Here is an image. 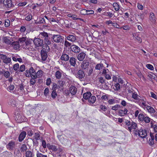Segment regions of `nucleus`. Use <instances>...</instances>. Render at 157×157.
I'll return each instance as SVG.
<instances>
[{
  "label": "nucleus",
  "instance_id": "f257e3e1",
  "mask_svg": "<svg viewBox=\"0 0 157 157\" xmlns=\"http://www.w3.org/2000/svg\"><path fill=\"white\" fill-rule=\"evenodd\" d=\"M52 38L55 42L57 43H61L63 42L64 40V37L59 34L53 35Z\"/></svg>",
  "mask_w": 157,
  "mask_h": 157
},
{
  "label": "nucleus",
  "instance_id": "f03ea898",
  "mask_svg": "<svg viewBox=\"0 0 157 157\" xmlns=\"http://www.w3.org/2000/svg\"><path fill=\"white\" fill-rule=\"evenodd\" d=\"M136 132H137L138 135L142 138H146L147 135V131L144 128H141L138 131L136 130Z\"/></svg>",
  "mask_w": 157,
  "mask_h": 157
},
{
  "label": "nucleus",
  "instance_id": "7ed1b4c3",
  "mask_svg": "<svg viewBox=\"0 0 157 157\" xmlns=\"http://www.w3.org/2000/svg\"><path fill=\"white\" fill-rule=\"evenodd\" d=\"M33 42L36 47L42 46L43 43V40L39 38H35Z\"/></svg>",
  "mask_w": 157,
  "mask_h": 157
},
{
  "label": "nucleus",
  "instance_id": "20e7f679",
  "mask_svg": "<svg viewBox=\"0 0 157 157\" xmlns=\"http://www.w3.org/2000/svg\"><path fill=\"white\" fill-rule=\"evenodd\" d=\"M3 4L6 7L10 8L12 6L11 0H0V4Z\"/></svg>",
  "mask_w": 157,
  "mask_h": 157
},
{
  "label": "nucleus",
  "instance_id": "39448f33",
  "mask_svg": "<svg viewBox=\"0 0 157 157\" xmlns=\"http://www.w3.org/2000/svg\"><path fill=\"white\" fill-rule=\"evenodd\" d=\"M0 59L3 60V62L6 64L10 63L11 62V59L9 57H7V56L3 54H0Z\"/></svg>",
  "mask_w": 157,
  "mask_h": 157
},
{
  "label": "nucleus",
  "instance_id": "423d86ee",
  "mask_svg": "<svg viewBox=\"0 0 157 157\" xmlns=\"http://www.w3.org/2000/svg\"><path fill=\"white\" fill-rule=\"evenodd\" d=\"M89 65V63L86 60H84L81 65V67L83 70H87Z\"/></svg>",
  "mask_w": 157,
  "mask_h": 157
},
{
  "label": "nucleus",
  "instance_id": "0eeeda50",
  "mask_svg": "<svg viewBox=\"0 0 157 157\" xmlns=\"http://www.w3.org/2000/svg\"><path fill=\"white\" fill-rule=\"evenodd\" d=\"M47 147L50 149L54 151H61L62 149L60 148L59 147H58L55 145H47Z\"/></svg>",
  "mask_w": 157,
  "mask_h": 157
},
{
  "label": "nucleus",
  "instance_id": "6e6552de",
  "mask_svg": "<svg viewBox=\"0 0 157 157\" xmlns=\"http://www.w3.org/2000/svg\"><path fill=\"white\" fill-rule=\"evenodd\" d=\"M71 50L74 52L75 53H78L80 51V48L77 46L73 44L70 47Z\"/></svg>",
  "mask_w": 157,
  "mask_h": 157
},
{
  "label": "nucleus",
  "instance_id": "1a4fd4ad",
  "mask_svg": "<svg viewBox=\"0 0 157 157\" xmlns=\"http://www.w3.org/2000/svg\"><path fill=\"white\" fill-rule=\"evenodd\" d=\"M71 95L72 96L75 95L77 92V89L75 86L71 85L69 88Z\"/></svg>",
  "mask_w": 157,
  "mask_h": 157
},
{
  "label": "nucleus",
  "instance_id": "9d476101",
  "mask_svg": "<svg viewBox=\"0 0 157 157\" xmlns=\"http://www.w3.org/2000/svg\"><path fill=\"white\" fill-rule=\"evenodd\" d=\"M11 38L8 36H4L2 38L3 42L7 44H11L12 42L11 41Z\"/></svg>",
  "mask_w": 157,
  "mask_h": 157
},
{
  "label": "nucleus",
  "instance_id": "9b49d317",
  "mask_svg": "<svg viewBox=\"0 0 157 157\" xmlns=\"http://www.w3.org/2000/svg\"><path fill=\"white\" fill-rule=\"evenodd\" d=\"M76 36L74 34L69 35L67 37V39L72 42H75L76 40Z\"/></svg>",
  "mask_w": 157,
  "mask_h": 157
},
{
  "label": "nucleus",
  "instance_id": "f8f14e48",
  "mask_svg": "<svg viewBox=\"0 0 157 157\" xmlns=\"http://www.w3.org/2000/svg\"><path fill=\"white\" fill-rule=\"evenodd\" d=\"M15 146V143L14 141H11L6 145L7 148L10 150H13Z\"/></svg>",
  "mask_w": 157,
  "mask_h": 157
},
{
  "label": "nucleus",
  "instance_id": "ddd939ff",
  "mask_svg": "<svg viewBox=\"0 0 157 157\" xmlns=\"http://www.w3.org/2000/svg\"><path fill=\"white\" fill-rule=\"evenodd\" d=\"M137 124L134 122L132 121L131 123L130 128H129V131L131 132L132 130H137Z\"/></svg>",
  "mask_w": 157,
  "mask_h": 157
},
{
  "label": "nucleus",
  "instance_id": "4468645a",
  "mask_svg": "<svg viewBox=\"0 0 157 157\" xmlns=\"http://www.w3.org/2000/svg\"><path fill=\"white\" fill-rule=\"evenodd\" d=\"M85 76L84 71L82 70H79L78 72L76 77L78 78L79 79H82Z\"/></svg>",
  "mask_w": 157,
  "mask_h": 157
},
{
  "label": "nucleus",
  "instance_id": "2eb2a0df",
  "mask_svg": "<svg viewBox=\"0 0 157 157\" xmlns=\"http://www.w3.org/2000/svg\"><path fill=\"white\" fill-rule=\"evenodd\" d=\"M69 59V55L63 52L61 57V59L63 61H68Z\"/></svg>",
  "mask_w": 157,
  "mask_h": 157
},
{
  "label": "nucleus",
  "instance_id": "dca6fc26",
  "mask_svg": "<svg viewBox=\"0 0 157 157\" xmlns=\"http://www.w3.org/2000/svg\"><path fill=\"white\" fill-rule=\"evenodd\" d=\"M86 54L85 53L82 52L79 53L77 56V59L80 61H82L85 58Z\"/></svg>",
  "mask_w": 157,
  "mask_h": 157
},
{
  "label": "nucleus",
  "instance_id": "f3484780",
  "mask_svg": "<svg viewBox=\"0 0 157 157\" xmlns=\"http://www.w3.org/2000/svg\"><path fill=\"white\" fill-rule=\"evenodd\" d=\"M22 116L21 114H20L19 113H17V114L16 115V117L15 118V120L17 121V122L18 123H20L22 121Z\"/></svg>",
  "mask_w": 157,
  "mask_h": 157
},
{
  "label": "nucleus",
  "instance_id": "a211bd4d",
  "mask_svg": "<svg viewBox=\"0 0 157 157\" xmlns=\"http://www.w3.org/2000/svg\"><path fill=\"white\" fill-rule=\"evenodd\" d=\"M42 49L41 51L48 53L50 51V48L48 45L44 44L42 46Z\"/></svg>",
  "mask_w": 157,
  "mask_h": 157
},
{
  "label": "nucleus",
  "instance_id": "6ab92c4d",
  "mask_svg": "<svg viewBox=\"0 0 157 157\" xmlns=\"http://www.w3.org/2000/svg\"><path fill=\"white\" fill-rule=\"evenodd\" d=\"M26 132L25 131L22 132L20 134L19 137V141H22L25 137Z\"/></svg>",
  "mask_w": 157,
  "mask_h": 157
},
{
  "label": "nucleus",
  "instance_id": "aec40b11",
  "mask_svg": "<svg viewBox=\"0 0 157 157\" xmlns=\"http://www.w3.org/2000/svg\"><path fill=\"white\" fill-rule=\"evenodd\" d=\"M128 110L124 108V109H121L119 111V115L121 116H124V115L127 114Z\"/></svg>",
  "mask_w": 157,
  "mask_h": 157
},
{
  "label": "nucleus",
  "instance_id": "412c9836",
  "mask_svg": "<svg viewBox=\"0 0 157 157\" xmlns=\"http://www.w3.org/2000/svg\"><path fill=\"white\" fill-rule=\"evenodd\" d=\"M48 53L42 51L41 52V59L43 61H45L47 59L48 56Z\"/></svg>",
  "mask_w": 157,
  "mask_h": 157
},
{
  "label": "nucleus",
  "instance_id": "4be33fe9",
  "mask_svg": "<svg viewBox=\"0 0 157 157\" xmlns=\"http://www.w3.org/2000/svg\"><path fill=\"white\" fill-rule=\"evenodd\" d=\"M150 136L151 137V139H149V140L148 143L149 144L151 145L152 146L154 144V133L151 132L150 133Z\"/></svg>",
  "mask_w": 157,
  "mask_h": 157
},
{
  "label": "nucleus",
  "instance_id": "5701e85b",
  "mask_svg": "<svg viewBox=\"0 0 157 157\" xmlns=\"http://www.w3.org/2000/svg\"><path fill=\"white\" fill-rule=\"evenodd\" d=\"M33 76L34 78H39L41 77L43 75V71L41 70H39L34 75H33Z\"/></svg>",
  "mask_w": 157,
  "mask_h": 157
},
{
  "label": "nucleus",
  "instance_id": "b1692460",
  "mask_svg": "<svg viewBox=\"0 0 157 157\" xmlns=\"http://www.w3.org/2000/svg\"><path fill=\"white\" fill-rule=\"evenodd\" d=\"M76 59L75 58L71 57L69 60L70 65L73 66H75L76 64Z\"/></svg>",
  "mask_w": 157,
  "mask_h": 157
},
{
  "label": "nucleus",
  "instance_id": "393cba45",
  "mask_svg": "<svg viewBox=\"0 0 157 157\" xmlns=\"http://www.w3.org/2000/svg\"><path fill=\"white\" fill-rule=\"evenodd\" d=\"M62 72L61 70L57 71H56L55 74V76L57 79H59L61 78Z\"/></svg>",
  "mask_w": 157,
  "mask_h": 157
},
{
  "label": "nucleus",
  "instance_id": "a878e982",
  "mask_svg": "<svg viewBox=\"0 0 157 157\" xmlns=\"http://www.w3.org/2000/svg\"><path fill=\"white\" fill-rule=\"evenodd\" d=\"M91 96V94L90 92H87L83 94V98L85 99H88Z\"/></svg>",
  "mask_w": 157,
  "mask_h": 157
},
{
  "label": "nucleus",
  "instance_id": "bb28decb",
  "mask_svg": "<svg viewBox=\"0 0 157 157\" xmlns=\"http://www.w3.org/2000/svg\"><path fill=\"white\" fill-rule=\"evenodd\" d=\"M44 44L48 45H51L52 43L50 39L49 36L44 40Z\"/></svg>",
  "mask_w": 157,
  "mask_h": 157
},
{
  "label": "nucleus",
  "instance_id": "cd10ccee",
  "mask_svg": "<svg viewBox=\"0 0 157 157\" xmlns=\"http://www.w3.org/2000/svg\"><path fill=\"white\" fill-rule=\"evenodd\" d=\"M12 45L13 48L15 49H17L20 48V45L19 43L17 42H14L11 44Z\"/></svg>",
  "mask_w": 157,
  "mask_h": 157
},
{
  "label": "nucleus",
  "instance_id": "c85d7f7f",
  "mask_svg": "<svg viewBox=\"0 0 157 157\" xmlns=\"http://www.w3.org/2000/svg\"><path fill=\"white\" fill-rule=\"evenodd\" d=\"M96 100V97L94 96H91L88 99V101L89 103L91 104H93L94 103Z\"/></svg>",
  "mask_w": 157,
  "mask_h": 157
},
{
  "label": "nucleus",
  "instance_id": "c756f323",
  "mask_svg": "<svg viewBox=\"0 0 157 157\" xmlns=\"http://www.w3.org/2000/svg\"><path fill=\"white\" fill-rule=\"evenodd\" d=\"M150 21L152 22H155L156 20V18L155 15L153 13H150Z\"/></svg>",
  "mask_w": 157,
  "mask_h": 157
},
{
  "label": "nucleus",
  "instance_id": "7c9ffc66",
  "mask_svg": "<svg viewBox=\"0 0 157 157\" xmlns=\"http://www.w3.org/2000/svg\"><path fill=\"white\" fill-rule=\"evenodd\" d=\"M40 37L44 39V40L48 36V33L44 32H42L40 33L39 35Z\"/></svg>",
  "mask_w": 157,
  "mask_h": 157
},
{
  "label": "nucleus",
  "instance_id": "2f4dec72",
  "mask_svg": "<svg viewBox=\"0 0 157 157\" xmlns=\"http://www.w3.org/2000/svg\"><path fill=\"white\" fill-rule=\"evenodd\" d=\"M146 109L149 113H154L155 112L154 109L151 106H147Z\"/></svg>",
  "mask_w": 157,
  "mask_h": 157
},
{
  "label": "nucleus",
  "instance_id": "473e14b6",
  "mask_svg": "<svg viewBox=\"0 0 157 157\" xmlns=\"http://www.w3.org/2000/svg\"><path fill=\"white\" fill-rule=\"evenodd\" d=\"M27 147L25 144H22L20 148V150L22 153H24L27 150Z\"/></svg>",
  "mask_w": 157,
  "mask_h": 157
},
{
  "label": "nucleus",
  "instance_id": "72a5a7b5",
  "mask_svg": "<svg viewBox=\"0 0 157 157\" xmlns=\"http://www.w3.org/2000/svg\"><path fill=\"white\" fill-rule=\"evenodd\" d=\"M58 138L60 141L63 144L65 143V141L66 140L64 139L63 135H59L58 136Z\"/></svg>",
  "mask_w": 157,
  "mask_h": 157
},
{
  "label": "nucleus",
  "instance_id": "f704fd0d",
  "mask_svg": "<svg viewBox=\"0 0 157 157\" xmlns=\"http://www.w3.org/2000/svg\"><path fill=\"white\" fill-rule=\"evenodd\" d=\"M131 122L130 121L128 120H126L125 122L126 128L128 130L129 128H130Z\"/></svg>",
  "mask_w": 157,
  "mask_h": 157
},
{
  "label": "nucleus",
  "instance_id": "c9c22d12",
  "mask_svg": "<svg viewBox=\"0 0 157 157\" xmlns=\"http://www.w3.org/2000/svg\"><path fill=\"white\" fill-rule=\"evenodd\" d=\"M2 73L3 74L6 78H8L10 76V73L9 71H2Z\"/></svg>",
  "mask_w": 157,
  "mask_h": 157
},
{
  "label": "nucleus",
  "instance_id": "e433bc0d",
  "mask_svg": "<svg viewBox=\"0 0 157 157\" xmlns=\"http://www.w3.org/2000/svg\"><path fill=\"white\" fill-rule=\"evenodd\" d=\"M132 97L134 99L139 100V101H140L138 95L136 93L134 92L132 93Z\"/></svg>",
  "mask_w": 157,
  "mask_h": 157
},
{
  "label": "nucleus",
  "instance_id": "4c0bfd02",
  "mask_svg": "<svg viewBox=\"0 0 157 157\" xmlns=\"http://www.w3.org/2000/svg\"><path fill=\"white\" fill-rule=\"evenodd\" d=\"M31 77L32 78L30 79V84L32 85H34L36 83V78H34L33 75L31 76Z\"/></svg>",
  "mask_w": 157,
  "mask_h": 157
},
{
  "label": "nucleus",
  "instance_id": "58836bf2",
  "mask_svg": "<svg viewBox=\"0 0 157 157\" xmlns=\"http://www.w3.org/2000/svg\"><path fill=\"white\" fill-rule=\"evenodd\" d=\"M29 73L30 74L31 76L33 75H34L36 74V72L33 67H31L29 70Z\"/></svg>",
  "mask_w": 157,
  "mask_h": 157
},
{
  "label": "nucleus",
  "instance_id": "ea45409f",
  "mask_svg": "<svg viewBox=\"0 0 157 157\" xmlns=\"http://www.w3.org/2000/svg\"><path fill=\"white\" fill-rule=\"evenodd\" d=\"M113 6L116 11H118L120 9V7L119 5L117 3L114 2L113 3Z\"/></svg>",
  "mask_w": 157,
  "mask_h": 157
},
{
  "label": "nucleus",
  "instance_id": "a19ab883",
  "mask_svg": "<svg viewBox=\"0 0 157 157\" xmlns=\"http://www.w3.org/2000/svg\"><path fill=\"white\" fill-rule=\"evenodd\" d=\"M59 85L58 87L59 88H60L61 87L63 86V85H64L65 82L64 81H63L62 80H60L58 81Z\"/></svg>",
  "mask_w": 157,
  "mask_h": 157
},
{
  "label": "nucleus",
  "instance_id": "79ce46f5",
  "mask_svg": "<svg viewBox=\"0 0 157 157\" xmlns=\"http://www.w3.org/2000/svg\"><path fill=\"white\" fill-rule=\"evenodd\" d=\"M120 108V105H115L113 106L111 108V109L115 111L118 110L119 108Z\"/></svg>",
  "mask_w": 157,
  "mask_h": 157
},
{
  "label": "nucleus",
  "instance_id": "37998d69",
  "mask_svg": "<svg viewBox=\"0 0 157 157\" xmlns=\"http://www.w3.org/2000/svg\"><path fill=\"white\" fill-rule=\"evenodd\" d=\"M133 36H135V37L136 38V39L140 43L141 42H142V39L140 37V36L138 34H135L134 36V34H133Z\"/></svg>",
  "mask_w": 157,
  "mask_h": 157
},
{
  "label": "nucleus",
  "instance_id": "c03bdc74",
  "mask_svg": "<svg viewBox=\"0 0 157 157\" xmlns=\"http://www.w3.org/2000/svg\"><path fill=\"white\" fill-rule=\"evenodd\" d=\"M36 156L37 157H47L46 155H43L42 153L39 152V151H37Z\"/></svg>",
  "mask_w": 157,
  "mask_h": 157
},
{
  "label": "nucleus",
  "instance_id": "a18cd8bd",
  "mask_svg": "<svg viewBox=\"0 0 157 157\" xmlns=\"http://www.w3.org/2000/svg\"><path fill=\"white\" fill-rule=\"evenodd\" d=\"M32 153L29 151H27L25 153V156L26 157H33Z\"/></svg>",
  "mask_w": 157,
  "mask_h": 157
},
{
  "label": "nucleus",
  "instance_id": "49530a36",
  "mask_svg": "<svg viewBox=\"0 0 157 157\" xmlns=\"http://www.w3.org/2000/svg\"><path fill=\"white\" fill-rule=\"evenodd\" d=\"M26 37H23L21 38H19V43L22 44V43L25 42L26 40Z\"/></svg>",
  "mask_w": 157,
  "mask_h": 157
},
{
  "label": "nucleus",
  "instance_id": "de8ad7c7",
  "mask_svg": "<svg viewBox=\"0 0 157 157\" xmlns=\"http://www.w3.org/2000/svg\"><path fill=\"white\" fill-rule=\"evenodd\" d=\"M144 114H140L138 115V118L140 121H143L144 120Z\"/></svg>",
  "mask_w": 157,
  "mask_h": 157
},
{
  "label": "nucleus",
  "instance_id": "09e8293b",
  "mask_svg": "<svg viewBox=\"0 0 157 157\" xmlns=\"http://www.w3.org/2000/svg\"><path fill=\"white\" fill-rule=\"evenodd\" d=\"M14 157H21V155L19 150L14 153Z\"/></svg>",
  "mask_w": 157,
  "mask_h": 157
},
{
  "label": "nucleus",
  "instance_id": "8fccbe9b",
  "mask_svg": "<svg viewBox=\"0 0 157 157\" xmlns=\"http://www.w3.org/2000/svg\"><path fill=\"white\" fill-rule=\"evenodd\" d=\"M103 67V65L102 64H97L95 67L96 69L100 70L102 69V67Z\"/></svg>",
  "mask_w": 157,
  "mask_h": 157
},
{
  "label": "nucleus",
  "instance_id": "3c124183",
  "mask_svg": "<svg viewBox=\"0 0 157 157\" xmlns=\"http://www.w3.org/2000/svg\"><path fill=\"white\" fill-rule=\"evenodd\" d=\"M71 44L66 40H65L64 41V46L66 48H68L71 46Z\"/></svg>",
  "mask_w": 157,
  "mask_h": 157
},
{
  "label": "nucleus",
  "instance_id": "603ef678",
  "mask_svg": "<svg viewBox=\"0 0 157 157\" xmlns=\"http://www.w3.org/2000/svg\"><path fill=\"white\" fill-rule=\"evenodd\" d=\"M58 87H59L58 86L57 84L56 83H53L52 87V90L56 91V90L58 88Z\"/></svg>",
  "mask_w": 157,
  "mask_h": 157
},
{
  "label": "nucleus",
  "instance_id": "864d4df0",
  "mask_svg": "<svg viewBox=\"0 0 157 157\" xmlns=\"http://www.w3.org/2000/svg\"><path fill=\"white\" fill-rule=\"evenodd\" d=\"M108 102L109 104L112 105L115 103V100L114 99H108Z\"/></svg>",
  "mask_w": 157,
  "mask_h": 157
},
{
  "label": "nucleus",
  "instance_id": "5fc2aeb1",
  "mask_svg": "<svg viewBox=\"0 0 157 157\" xmlns=\"http://www.w3.org/2000/svg\"><path fill=\"white\" fill-rule=\"evenodd\" d=\"M72 18L73 20L79 19L81 21H83V20L82 19L78 18L76 14L72 15Z\"/></svg>",
  "mask_w": 157,
  "mask_h": 157
},
{
  "label": "nucleus",
  "instance_id": "6e6d98bb",
  "mask_svg": "<svg viewBox=\"0 0 157 157\" xmlns=\"http://www.w3.org/2000/svg\"><path fill=\"white\" fill-rule=\"evenodd\" d=\"M13 69L15 71H17L19 67V64L17 63L13 65Z\"/></svg>",
  "mask_w": 157,
  "mask_h": 157
},
{
  "label": "nucleus",
  "instance_id": "4d7b16f0",
  "mask_svg": "<svg viewBox=\"0 0 157 157\" xmlns=\"http://www.w3.org/2000/svg\"><path fill=\"white\" fill-rule=\"evenodd\" d=\"M87 10L85 9L81 10L80 11V13L82 15H86Z\"/></svg>",
  "mask_w": 157,
  "mask_h": 157
},
{
  "label": "nucleus",
  "instance_id": "13d9d810",
  "mask_svg": "<svg viewBox=\"0 0 157 157\" xmlns=\"http://www.w3.org/2000/svg\"><path fill=\"white\" fill-rule=\"evenodd\" d=\"M19 68V71L20 72L24 71L25 69V66L24 65H22L20 66Z\"/></svg>",
  "mask_w": 157,
  "mask_h": 157
},
{
  "label": "nucleus",
  "instance_id": "bf43d9fd",
  "mask_svg": "<svg viewBox=\"0 0 157 157\" xmlns=\"http://www.w3.org/2000/svg\"><path fill=\"white\" fill-rule=\"evenodd\" d=\"M32 18V16L31 14H29L25 18V19L26 21H29L31 20Z\"/></svg>",
  "mask_w": 157,
  "mask_h": 157
},
{
  "label": "nucleus",
  "instance_id": "052dcab7",
  "mask_svg": "<svg viewBox=\"0 0 157 157\" xmlns=\"http://www.w3.org/2000/svg\"><path fill=\"white\" fill-rule=\"evenodd\" d=\"M146 123H148L151 121V119L148 117H144V120Z\"/></svg>",
  "mask_w": 157,
  "mask_h": 157
},
{
  "label": "nucleus",
  "instance_id": "680f3d73",
  "mask_svg": "<svg viewBox=\"0 0 157 157\" xmlns=\"http://www.w3.org/2000/svg\"><path fill=\"white\" fill-rule=\"evenodd\" d=\"M10 20L8 19H6L5 21V25L6 27H8L10 25Z\"/></svg>",
  "mask_w": 157,
  "mask_h": 157
},
{
  "label": "nucleus",
  "instance_id": "e2e57ef3",
  "mask_svg": "<svg viewBox=\"0 0 157 157\" xmlns=\"http://www.w3.org/2000/svg\"><path fill=\"white\" fill-rule=\"evenodd\" d=\"M45 23V21L43 18H40V20L37 22L38 24H43Z\"/></svg>",
  "mask_w": 157,
  "mask_h": 157
},
{
  "label": "nucleus",
  "instance_id": "0e129e2a",
  "mask_svg": "<svg viewBox=\"0 0 157 157\" xmlns=\"http://www.w3.org/2000/svg\"><path fill=\"white\" fill-rule=\"evenodd\" d=\"M115 87V90H120L121 88L120 85V84L117 83H116L114 85Z\"/></svg>",
  "mask_w": 157,
  "mask_h": 157
},
{
  "label": "nucleus",
  "instance_id": "69168bd1",
  "mask_svg": "<svg viewBox=\"0 0 157 157\" xmlns=\"http://www.w3.org/2000/svg\"><path fill=\"white\" fill-rule=\"evenodd\" d=\"M40 135L38 133L36 132L34 134V137L36 140H39L40 137Z\"/></svg>",
  "mask_w": 157,
  "mask_h": 157
},
{
  "label": "nucleus",
  "instance_id": "338daca9",
  "mask_svg": "<svg viewBox=\"0 0 157 157\" xmlns=\"http://www.w3.org/2000/svg\"><path fill=\"white\" fill-rule=\"evenodd\" d=\"M57 94L56 93V90H53L52 92V94H51L52 97L53 98H56V96H57Z\"/></svg>",
  "mask_w": 157,
  "mask_h": 157
},
{
  "label": "nucleus",
  "instance_id": "774afa93",
  "mask_svg": "<svg viewBox=\"0 0 157 157\" xmlns=\"http://www.w3.org/2000/svg\"><path fill=\"white\" fill-rule=\"evenodd\" d=\"M148 76L151 79H155L156 77V75L154 74L153 73H151L148 75Z\"/></svg>",
  "mask_w": 157,
  "mask_h": 157
}]
</instances>
